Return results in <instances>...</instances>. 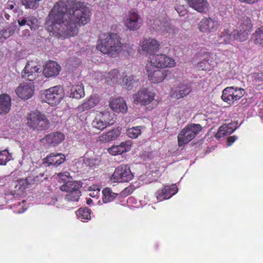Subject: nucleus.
Wrapping results in <instances>:
<instances>
[{
  "mask_svg": "<svg viewBox=\"0 0 263 263\" xmlns=\"http://www.w3.org/2000/svg\"><path fill=\"white\" fill-rule=\"evenodd\" d=\"M147 64L159 68H172L175 66L176 62L174 59L165 54H158L149 57Z\"/></svg>",
  "mask_w": 263,
  "mask_h": 263,
  "instance_id": "obj_8",
  "label": "nucleus"
},
{
  "mask_svg": "<svg viewBox=\"0 0 263 263\" xmlns=\"http://www.w3.org/2000/svg\"><path fill=\"white\" fill-rule=\"evenodd\" d=\"M205 58L204 60L200 63H198L197 67L198 68L202 70H206L209 68V66L210 64L209 62V60H206Z\"/></svg>",
  "mask_w": 263,
  "mask_h": 263,
  "instance_id": "obj_48",
  "label": "nucleus"
},
{
  "mask_svg": "<svg viewBox=\"0 0 263 263\" xmlns=\"http://www.w3.org/2000/svg\"><path fill=\"white\" fill-rule=\"evenodd\" d=\"M131 141L123 142L119 145L113 146L108 148V152L112 155H120L129 151L131 148Z\"/></svg>",
  "mask_w": 263,
  "mask_h": 263,
  "instance_id": "obj_25",
  "label": "nucleus"
},
{
  "mask_svg": "<svg viewBox=\"0 0 263 263\" xmlns=\"http://www.w3.org/2000/svg\"><path fill=\"white\" fill-rule=\"evenodd\" d=\"M24 201H24V200H23V201L22 202V203L20 202V203H19V205H20V206H22V204L24 203Z\"/></svg>",
  "mask_w": 263,
  "mask_h": 263,
  "instance_id": "obj_58",
  "label": "nucleus"
},
{
  "mask_svg": "<svg viewBox=\"0 0 263 263\" xmlns=\"http://www.w3.org/2000/svg\"><path fill=\"white\" fill-rule=\"evenodd\" d=\"M191 91L192 87L190 84H182L173 89L171 95L174 98L180 99L189 95Z\"/></svg>",
  "mask_w": 263,
  "mask_h": 263,
  "instance_id": "obj_20",
  "label": "nucleus"
},
{
  "mask_svg": "<svg viewBox=\"0 0 263 263\" xmlns=\"http://www.w3.org/2000/svg\"><path fill=\"white\" fill-rule=\"evenodd\" d=\"M65 138L63 134L57 132L51 133L45 138L47 143L50 146H55L62 142Z\"/></svg>",
  "mask_w": 263,
  "mask_h": 263,
  "instance_id": "obj_28",
  "label": "nucleus"
},
{
  "mask_svg": "<svg viewBox=\"0 0 263 263\" xmlns=\"http://www.w3.org/2000/svg\"><path fill=\"white\" fill-rule=\"evenodd\" d=\"M241 2H245L248 4H254L257 2L258 0H239Z\"/></svg>",
  "mask_w": 263,
  "mask_h": 263,
  "instance_id": "obj_55",
  "label": "nucleus"
},
{
  "mask_svg": "<svg viewBox=\"0 0 263 263\" xmlns=\"http://www.w3.org/2000/svg\"><path fill=\"white\" fill-rule=\"evenodd\" d=\"M142 126H136L128 129L126 131L127 135L131 138L135 139L141 134Z\"/></svg>",
  "mask_w": 263,
  "mask_h": 263,
  "instance_id": "obj_42",
  "label": "nucleus"
},
{
  "mask_svg": "<svg viewBox=\"0 0 263 263\" xmlns=\"http://www.w3.org/2000/svg\"><path fill=\"white\" fill-rule=\"evenodd\" d=\"M11 154L8 152L7 149L0 152V164L6 165V163L12 159Z\"/></svg>",
  "mask_w": 263,
  "mask_h": 263,
  "instance_id": "obj_41",
  "label": "nucleus"
},
{
  "mask_svg": "<svg viewBox=\"0 0 263 263\" xmlns=\"http://www.w3.org/2000/svg\"><path fill=\"white\" fill-rule=\"evenodd\" d=\"M80 187V184L72 180L66 182L65 184H63L60 187L61 191L66 192L68 193L72 192L73 190L79 189Z\"/></svg>",
  "mask_w": 263,
  "mask_h": 263,
  "instance_id": "obj_38",
  "label": "nucleus"
},
{
  "mask_svg": "<svg viewBox=\"0 0 263 263\" xmlns=\"http://www.w3.org/2000/svg\"><path fill=\"white\" fill-rule=\"evenodd\" d=\"M115 122L114 118L109 111L100 112L97 114L92 122L93 128L103 130Z\"/></svg>",
  "mask_w": 263,
  "mask_h": 263,
  "instance_id": "obj_11",
  "label": "nucleus"
},
{
  "mask_svg": "<svg viewBox=\"0 0 263 263\" xmlns=\"http://www.w3.org/2000/svg\"><path fill=\"white\" fill-rule=\"evenodd\" d=\"M42 1L43 0H22V3L26 7L36 9Z\"/></svg>",
  "mask_w": 263,
  "mask_h": 263,
  "instance_id": "obj_43",
  "label": "nucleus"
},
{
  "mask_svg": "<svg viewBox=\"0 0 263 263\" xmlns=\"http://www.w3.org/2000/svg\"><path fill=\"white\" fill-rule=\"evenodd\" d=\"M91 210L87 208H80L76 212L78 218L82 221L90 219Z\"/></svg>",
  "mask_w": 263,
  "mask_h": 263,
  "instance_id": "obj_37",
  "label": "nucleus"
},
{
  "mask_svg": "<svg viewBox=\"0 0 263 263\" xmlns=\"http://www.w3.org/2000/svg\"><path fill=\"white\" fill-rule=\"evenodd\" d=\"M177 192L178 188L176 184H173L171 186L166 185L165 186L164 188L158 190L156 193V197L158 201H161L170 198Z\"/></svg>",
  "mask_w": 263,
  "mask_h": 263,
  "instance_id": "obj_18",
  "label": "nucleus"
},
{
  "mask_svg": "<svg viewBox=\"0 0 263 263\" xmlns=\"http://www.w3.org/2000/svg\"><path fill=\"white\" fill-rule=\"evenodd\" d=\"M155 93L147 88L140 90L133 97L134 102L137 104L146 105L154 99Z\"/></svg>",
  "mask_w": 263,
  "mask_h": 263,
  "instance_id": "obj_14",
  "label": "nucleus"
},
{
  "mask_svg": "<svg viewBox=\"0 0 263 263\" xmlns=\"http://www.w3.org/2000/svg\"><path fill=\"white\" fill-rule=\"evenodd\" d=\"M245 93L243 89L237 87H228L223 89L221 99L229 104L240 99Z\"/></svg>",
  "mask_w": 263,
  "mask_h": 263,
  "instance_id": "obj_12",
  "label": "nucleus"
},
{
  "mask_svg": "<svg viewBox=\"0 0 263 263\" xmlns=\"http://www.w3.org/2000/svg\"><path fill=\"white\" fill-rule=\"evenodd\" d=\"M107 133L109 138L110 141H111L116 139L118 137L120 134V130L118 128H115Z\"/></svg>",
  "mask_w": 263,
  "mask_h": 263,
  "instance_id": "obj_47",
  "label": "nucleus"
},
{
  "mask_svg": "<svg viewBox=\"0 0 263 263\" xmlns=\"http://www.w3.org/2000/svg\"><path fill=\"white\" fill-rule=\"evenodd\" d=\"M14 5L15 4L12 2H8L4 10L8 12H11V11H13V9L14 8Z\"/></svg>",
  "mask_w": 263,
  "mask_h": 263,
  "instance_id": "obj_52",
  "label": "nucleus"
},
{
  "mask_svg": "<svg viewBox=\"0 0 263 263\" xmlns=\"http://www.w3.org/2000/svg\"><path fill=\"white\" fill-rule=\"evenodd\" d=\"M130 167L127 165H121L118 166L110 177L112 182H128L133 178Z\"/></svg>",
  "mask_w": 263,
  "mask_h": 263,
  "instance_id": "obj_10",
  "label": "nucleus"
},
{
  "mask_svg": "<svg viewBox=\"0 0 263 263\" xmlns=\"http://www.w3.org/2000/svg\"><path fill=\"white\" fill-rule=\"evenodd\" d=\"M130 188H126L123 191V193L124 194H125L126 193H128L129 192V191H130Z\"/></svg>",
  "mask_w": 263,
  "mask_h": 263,
  "instance_id": "obj_56",
  "label": "nucleus"
},
{
  "mask_svg": "<svg viewBox=\"0 0 263 263\" xmlns=\"http://www.w3.org/2000/svg\"><path fill=\"white\" fill-rule=\"evenodd\" d=\"M178 32V29L174 26L171 25L168 22L167 23V27L163 29L160 34L164 36L165 37L173 38Z\"/></svg>",
  "mask_w": 263,
  "mask_h": 263,
  "instance_id": "obj_35",
  "label": "nucleus"
},
{
  "mask_svg": "<svg viewBox=\"0 0 263 263\" xmlns=\"http://www.w3.org/2000/svg\"><path fill=\"white\" fill-rule=\"evenodd\" d=\"M146 70L149 81L154 84H158L163 81L171 74V71L168 70H161L159 68L147 64Z\"/></svg>",
  "mask_w": 263,
  "mask_h": 263,
  "instance_id": "obj_9",
  "label": "nucleus"
},
{
  "mask_svg": "<svg viewBox=\"0 0 263 263\" xmlns=\"http://www.w3.org/2000/svg\"><path fill=\"white\" fill-rule=\"evenodd\" d=\"M189 5L194 10L200 13H206L209 9L206 0H186Z\"/></svg>",
  "mask_w": 263,
  "mask_h": 263,
  "instance_id": "obj_23",
  "label": "nucleus"
},
{
  "mask_svg": "<svg viewBox=\"0 0 263 263\" xmlns=\"http://www.w3.org/2000/svg\"><path fill=\"white\" fill-rule=\"evenodd\" d=\"M219 25L218 22L214 18H204L199 23L198 28L200 31L210 33L216 31Z\"/></svg>",
  "mask_w": 263,
  "mask_h": 263,
  "instance_id": "obj_17",
  "label": "nucleus"
},
{
  "mask_svg": "<svg viewBox=\"0 0 263 263\" xmlns=\"http://www.w3.org/2000/svg\"><path fill=\"white\" fill-rule=\"evenodd\" d=\"M168 19L166 17L159 16L155 18L151 24L152 29L161 34L163 29L167 27Z\"/></svg>",
  "mask_w": 263,
  "mask_h": 263,
  "instance_id": "obj_27",
  "label": "nucleus"
},
{
  "mask_svg": "<svg viewBox=\"0 0 263 263\" xmlns=\"http://www.w3.org/2000/svg\"><path fill=\"white\" fill-rule=\"evenodd\" d=\"M11 13V12H8L6 10H4L3 12L1 14L2 18L4 21L9 20L10 17V14Z\"/></svg>",
  "mask_w": 263,
  "mask_h": 263,
  "instance_id": "obj_51",
  "label": "nucleus"
},
{
  "mask_svg": "<svg viewBox=\"0 0 263 263\" xmlns=\"http://www.w3.org/2000/svg\"><path fill=\"white\" fill-rule=\"evenodd\" d=\"M102 201L104 203H107L114 200L117 196V194L114 193L111 189L106 187L102 191Z\"/></svg>",
  "mask_w": 263,
  "mask_h": 263,
  "instance_id": "obj_34",
  "label": "nucleus"
},
{
  "mask_svg": "<svg viewBox=\"0 0 263 263\" xmlns=\"http://www.w3.org/2000/svg\"><path fill=\"white\" fill-rule=\"evenodd\" d=\"M252 40L255 44L263 45V27L259 28L253 34Z\"/></svg>",
  "mask_w": 263,
  "mask_h": 263,
  "instance_id": "obj_39",
  "label": "nucleus"
},
{
  "mask_svg": "<svg viewBox=\"0 0 263 263\" xmlns=\"http://www.w3.org/2000/svg\"><path fill=\"white\" fill-rule=\"evenodd\" d=\"M60 70L61 67L57 62L49 61L45 64L43 73L46 77L51 78L58 75Z\"/></svg>",
  "mask_w": 263,
  "mask_h": 263,
  "instance_id": "obj_19",
  "label": "nucleus"
},
{
  "mask_svg": "<svg viewBox=\"0 0 263 263\" xmlns=\"http://www.w3.org/2000/svg\"><path fill=\"white\" fill-rule=\"evenodd\" d=\"M56 178L59 182L63 183V184H65L66 182L72 180V178L69 175V173L67 172L59 173Z\"/></svg>",
  "mask_w": 263,
  "mask_h": 263,
  "instance_id": "obj_45",
  "label": "nucleus"
},
{
  "mask_svg": "<svg viewBox=\"0 0 263 263\" xmlns=\"http://www.w3.org/2000/svg\"><path fill=\"white\" fill-rule=\"evenodd\" d=\"M250 26H240L233 32L229 30H225L220 35L219 40L220 44H229L232 41L237 40L240 42L246 41L250 32Z\"/></svg>",
  "mask_w": 263,
  "mask_h": 263,
  "instance_id": "obj_3",
  "label": "nucleus"
},
{
  "mask_svg": "<svg viewBox=\"0 0 263 263\" xmlns=\"http://www.w3.org/2000/svg\"><path fill=\"white\" fill-rule=\"evenodd\" d=\"M15 27L11 26L7 29L0 30V43L4 42L6 39L11 36L14 33Z\"/></svg>",
  "mask_w": 263,
  "mask_h": 263,
  "instance_id": "obj_36",
  "label": "nucleus"
},
{
  "mask_svg": "<svg viewBox=\"0 0 263 263\" xmlns=\"http://www.w3.org/2000/svg\"><path fill=\"white\" fill-rule=\"evenodd\" d=\"M44 101L51 106L59 104L64 97L63 91L59 86H55L43 91Z\"/></svg>",
  "mask_w": 263,
  "mask_h": 263,
  "instance_id": "obj_6",
  "label": "nucleus"
},
{
  "mask_svg": "<svg viewBox=\"0 0 263 263\" xmlns=\"http://www.w3.org/2000/svg\"><path fill=\"white\" fill-rule=\"evenodd\" d=\"M11 106V99L9 95L6 93L0 95V115L7 114Z\"/></svg>",
  "mask_w": 263,
  "mask_h": 263,
  "instance_id": "obj_24",
  "label": "nucleus"
},
{
  "mask_svg": "<svg viewBox=\"0 0 263 263\" xmlns=\"http://www.w3.org/2000/svg\"><path fill=\"white\" fill-rule=\"evenodd\" d=\"M176 11L180 16H184L186 14L187 11L186 9L184 8L183 6L181 7V6H177L176 8Z\"/></svg>",
  "mask_w": 263,
  "mask_h": 263,
  "instance_id": "obj_50",
  "label": "nucleus"
},
{
  "mask_svg": "<svg viewBox=\"0 0 263 263\" xmlns=\"http://www.w3.org/2000/svg\"><path fill=\"white\" fill-rule=\"evenodd\" d=\"M123 22L125 27L130 31L139 29L143 24L142 17L136 10L128 11L124 16Z\"/></svg>",
  "mask_w": 263,
  "mask_h": 263,
  "instance_id": "obj_5",
  "label": "nucleus"
},
{
  "mask_svg": "<svg viewBox=\"0 0 263 263\" xmlns=\"http://www.w3.org/2000/svg\"><path fill=\"white\" fill-rule=\"evenodd\" d=\"M236 129L233 124H224L221 125L216 134L217 138H221L226 135L231 134Z\"/></svg>",
  "mask_w": 263,
  "mask_h": 263,
  "instance_id": "obj_33",
  "label": "nucleus"
},
{
  "mask_svg": "<svg viewBox=\"0 0 263 263\" xmlns=\"http://www.w3.org/2000/svg\"><path fill=\"white\" fill-rule=\"evenodd\" d=\"M160 49V44L154 39H144L140 42L139 50L145 53L152 54L158 51Z\"/></svg>",
  "mask_w": 263,
  "mask_h": 263,
  "instance_id": "obj_15",
  "label": "nucleus"
},
{
  "mask_svg": "<svg viewBox=\"0 0 263 263\" xmlns=\"http://www.w3.org/2000/svg\"><path fill=\"white\" fill-rule=\"evenodd\" d=\"M83 160L84 163L86 165H88L90 167L93 166V163L92 162V160H91L89 158H84Z\"/></svg>",
  "mask_w": 263,
  "mask_h": 263,
  "instance_id": "obj_53",
  "label": "nucleus"
},
{
  "mask_svg": "<svg viewBox=\"0 0 263 263\" xmlns=\"http://www.w3.org/2000/svg\"><path fill=\"white\" fill-rule=\"evenodd\" d=\"M89 192L90 197L98 199L100 194V188L97 185H93L89 187Z\"/></svg>",
  "mask_w": 263,
  "mask_h": 263,
  "instance_id": "obj_46",
  "label": "nucleus"
},
{
  "mask_svg": "<svg viewBox=\"0 0 263 263\" xmlns=\"http://www.w3.org/2000/svg\"><path fill=\"white\" fill-rule=\"evenodd\" d=\"M100 102V97L98 95H92L82 104L78 107L79 111H83L96 106Z\"/></svg>",
  "mask_w": 263,
  "mask_h": 263,
  "instance_id": "obj_26",
  "label": "nucleus"
},
{
  "mask_svg": "<svg viewBox=\"0 0 263 263\" xmlns=\"http://www.w3.org/2000/svg\"><path fill=\"white\" fill-rule=\"evenodd\" d=\"M65 160V156L62 153H51L44 159V163L48 165L58 166Z\"/></svg>",
  "mask_w": 263,
  "mask_h": 263,
  "instance_id": "obj_22",
  "label": "nucleus"
},
{
  "mask_svg": "<svg viewBox=\"0 0 263 263\" xmlns=\"http://www.w3.org/2000/svg\"><path fill=\"white\" fill-rule=\"evenodd\" d=\"M26 209H24V208H23L22 210H18V211L17 212V213H20H20H23V212L26 210Z\"/></svg>",
  "mask_w": 263,
  "mask_h": 263,
  "instance_id": "obj_57",
  "label": "nucleus"
},
{
  "mask_svg": "<svg viewBox=\"0 0 263 263\" xmlns=\"http://www.w3.org/2000/svg\"><path fill=\"white\" fill-rule=\"evenodd\" d=\"M27 120L28 126L37 130L45 129L49 125V121L46 116L40 112L30 113L27 117Z\"/></svg>",
  "mask_w": 263,
  "mask_h": 263,
  "instance_id": "obj_7",
  "label": "nucleus"
},
{
  "mask_svg": "<svg viewBox=\"0 0 263 263\" xmlns=\"http://www.w3.org/2000/svg\"><path fill=\"white\" fill-rule=\"evenodd\" d=\"M139 81V79L137 76H123L120 84L128 90H130Z\"/></svg>",
  "mask_w": 263,
  "mask_h": 263,
  "instance_id": "obj_31",
  "label": "nucleus"
},
{
  "mask_svg": "<svg viewBox=\"0 0 263 263\" xmlns=\"http://www.w3.org/2000/svg\"><path fill=\"white\" fill-rule=\"evenodd\" d=\"M84 95V87L82 84H77L71 86L69 97L79 99L83 98Z\"/></svg>",
  "mask_w": 263,
  "mask_h": 263,
  "instance_id": "obj_32",
  "label": "nucleus"
},
{
  "mask_svg": "<svg viewBox=\"0 0 263 263\" xmlns=\"http://www.w3.org/2000/svg\"><path fill=\"white\" fill-rule=\"evenodd\" d=\"M199 124H190L186 126L178 136V145L182 146L193 139L202 130Z\"/></svg>",
  "mask_w": 263,
  "mask_h": 263,
  "instance_id": "obj_4",
  "label": "nucleus"
},
{
  "mask_svg": "<svg viewBox=\"0 0 263 263\" xmlns=\"http://www.w3.org/2000/svg\"><path fill=\"white\" fill-rule=\"evenodd\" d=\"M98 140L102 143L109 142L110 140L109 138L108 133L102 134L99 137Z\"/></svg>",
  "mask_w": 263,
  "mask_h": 263,
  "instance_id": "obj_49",
  "label": "nucleus"
},
{
  "mask_svg": "<svg viewBox=\"0 0 263 263\" xmlns=\"http://www.w3.org/2000/svg\"><path fill=\"white\" fill-rule=\"evenodd\" d=\"M80 196L81 192L79 189H77L68 193L65 196V199L68 201L76 202L78 201Z\"/></svg>",
  "mask_w": 263,
  "mask_h": 263,
  "instance_id": "obj_40",
  "label": "nucleus"
},
{
  "mask_svg": "<svg viewBox=\"0 0 263 263\" xmlns=\"http://www.w3.org/2000/svg\"><path fill=\"white\" fill-rule=\"evenodd\" d=\"M41 72V70L37 63L31 61L26 63L22 71L21 76L23 78L27 79L30 81H33L38 77Z\"/></svg>",
  "mask_w": 263,
  "mask_h": 263,
  "instance_id": "obj_13",
  "label": "nucleus"
},
{
  "mask_svg": "<svg viewBox=\"0 0 263 263\" xmlns=\"http://www.w3.org/2000/svg\"><path fill=\"white\" fill-rule=\"evenodd\" d=\"M124 74L121 75L117 69H112L105 76L106 81L109 84L119 83L122 81Z\"/></svg>",
  "mask_w": 263,
  "mask_h": 263,
  "instance_id": "obj_30",
  "label": "nucleus"
},
{
  "mask_svg": "<svg viewBox=\"0 0 263 263\" xmlns=\"http://www.w3.org/2000/svg\"><path fill=\"white\" fill-rule=\"evenodd\" d=\"M97 48L104 54L115 57L123 49V47L117 34L104 33L100 37Z\"/></svg>",
  "mask_w": 263,
  "mask_h": 263,
  "instance_id": "obj_2",
  "label": "nucleus"
},
{
  "mask_svg": "<svg viewBox=\"0 0 263 263\" xmlns=\"http://www.w3.org/2000/svg\"><path fill=\"white\" fill-rule=\"evenodd\" d=\"M109 106L115 112L125 113L127 107L125 101L120 97L111 98L109 101Z\"/></svg>",
  "mask_w": 263,
  "mask_h": 263,
  "instance_id": "obj_21",
  "label": "nucleus"
},
{
  "mask_svg": "<svg viewBox=\"0 0 263 263\" xmlns=\"http://www.w3.org/2000/svg\"><path fill=\"white\" fill-rule=\"evenodd\" d=\"M237 139V137L235 136H230L228 138V145L230 146L232 145V144L234 142L236 139Z\"/></svg>",
  "mask_w": 263,
  "mask_h": 263,
  "instance_id": "obj_54",
  "label": "nucleus"
},
{
  "mask_svg": "<svg viewBox=\"0 0 263 263\" xmlns=\"http://www.w3.org/2000/svg\"><path fill=\"white\" fill-rule=\"evenodd\" d=\"M90 201H91V200H90V199H88V200H87V204H89V203L90 202Z\"/></svg>",
  "mask_w": 263,
  "mask_h": 263,
  "instance_id": "obj_59",
  "label": "nucleus"
},
{
  "mask_svg": "<svg viewBox=\"0 0 263 263\" xmlns=\"http://www.w3.org/2000/svg\"><path fill=\"white\" fill-rule=\"evenodd\" d=\"M254 85L259 86L263 84V71L260 73H254L252 76Z\"/></svg>",
  "mask_w": 263,
  "mask_h": 263,
  "instance_id": "obj_44",
  "label": "nucleus"
},
{
  "mask_svg": "<svg viewBox=\"0 0 263 263\" xmlns=\"http://www.w3.org/2000/svg\"><path fill=\"white\" fill-rule=\"evenodd\" d=\"M16 95L22 99H29L34 94V85L32 83H21L15 89Z\"/></svg>",
  "mask_w": 263,
  "mask_h": 263,
  "instance_id": "obj_16",
  "label": "nucleus"
},
{
  "mask_svg": "<svg viewBox=\"0 0 263 263\" xmlns=\"http://www.w3.org/2000/svg\"><path fill=\"white\" fill-rule=\"evenodd\" d=\"M18 23L20 26H26L31 30H33L36 29L40 25V23L37 19L32 16L24 18L21 20H18Z\"/></svg>",
  "mask_w": 263,
  "mask_h": 263,
  "instance_id": "obj_29",
  "label": "nucleus"
},
{
  "mask_svg": "<svg viewBox=\"0 0 263 263\" xmlns=\"http://www.w3.org/2000/svg\"><path fill=\"white\" fill-rule=\"evenodd\" d=\"M65 1L57 2L46 21L47 30L53 35L61 37L73 36L78 32V26L85 25L90 20L88 7L80 2L68 3Z\"/></svg>",
  "mask_w": 263,
  "mask_h": 263,
  "instance_id": "obj_1",
  "label": "nucleus"
}]
</instances>
